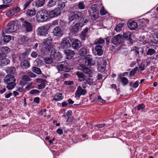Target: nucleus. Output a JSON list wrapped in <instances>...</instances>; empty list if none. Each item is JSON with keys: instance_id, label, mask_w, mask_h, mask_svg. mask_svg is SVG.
I'll return each instance as SVG.
<instances>
[{"instance_id": "f257e3e1", "label": "nucleus", "mask_w": 158, "mask_h": 158, "mask_svg": "<svg viewBox=\"0 0 158 158\" xmlns=\"http://www.w3.org/2000/svg\"><path fill=\"white\" fill-rule=\"evenodd\" d=\"M16 79L15 76L11 74H8L4 79V81L6 84V88L8 90L14 89L16 85Z\"/></svg>"}, {"instance_id": "f03ea898", "label": "nucleus", "mask_w": 158, "mask_h": 158, "mask_svg": "<svg viewBox=\"0 0 158 158\" xmlns=\"http://www.w3.org/2000/svg\"><path fill=\"white\" fill-rule=\"evenodd\" d=\"M20 20L22 22L21 29L23 32L26 33L32 31L33 28L31 24L32 23V19L29 20V22L22 18L20 19Z\"/></svg>"}, {"instance_id": "7ed1b4c3", "label": "nucleus", "mask_w": 158, "mask_h": 158, "mask_svg": "<svg viewBox=\"0 0 158 158\" xmlns=\"http://www.w3.org/2000/svg\"><path fill=\"white\" fill-rule=\"evenodd\" d=\"M83 13L81 11H76L70 13L68 18L69 23L75 20L76 21H81L84 17Z\"/></svg>"}, {"instance_id": "20e7f679", "label": "nucleus", "mask_w": 158, "mask_h": 158, "mask_svg": "<svg viewBox=\"0 0 158 158\" xmlns=\"http://www.w3.org/2000/svg\"><path fill=\"white\" fill-rule=\"evenodd\" d=\"M48 17V13L45 9L39 10L36 15L37 21L39 22H44L47 20Z\"/></svg>"}, {"instance_id": "39448f33", "label": "nucleus", "mask_w": 158, "mask_h": 158, "mask_svg": "<svg viewBox=\"0 0 158 158\" xmlns=\"http://www.w3.org/2000/svg\"><path fill=\"white\" fill-rule=\"evenodd\" d=\"M7 28L5 30L7 33H10L16 31L18 29V26L15 21H12L9 23L7 25Z\"/></svg>"}, {"instance_id": "423d86ee", "label": "nucleus", "mask_w": 158, "mask_h": 158, "mask_svg": "<svg viewBox=\"0 0 158 158\" xmlns=\"http://www.w3.org/2000/svg\"><path fill=\"white\" fill-rule=\"evenodd\" d=\"M57 69L59 73L61 71L69 72L71 71V69L69 68L68 64L65 61L58 63L57 65Z\"/></svg>"}, {"instance_id": "0eeeda50", "label": "nucleus", "mask_w": 158, "mask_h": 158, "mask_svg": "<svg viewBox=\"0 0 158 158\" xmlns=\"http://www.w3.org/2000/svg\"><path fill=\"white\" fill-rule=\"evenodd\" d=\"M71 40L69 38L64 37L63 38L61 42L60 47L63 49L69 48L71 46Z\"/></svg>"}, {"instance_id": "6e6552de", "label": "nucleus", "mask_w": 158, "mask_h": 158, "mask_svg": "<svg viewBox=\"0 0 158 158\" xmlns=\"http://www.w3.org/2000/svg\"><path fill=\"white\" fill-rule=\"evenodd\" d=\"M52 39L51 37H48L44 40L43 42L45 46L46 50L49 52H50L51 49H52Z\"/></svg>"}, {"instance_id": "1a4fd4ad", "label": "nucleus", "mask_w": 158, "mask_h": 158, "mask_svg": "<svg viewBox=\"0 0 158 158\" xmlns=\"http://www.w3.org/2000/svg\"><path fill=\"white\" fill-rule=\"evenodd\" d=\"M48 30L46 26L39 27L37 30V34L40 36H46L48 34Z\"/></svg>"}, {"instance_id": "9d476101", "label": "nucleus", "mask_w": 158, "mask_h": 158, "mask_svg": "<svg viewBox=\"0 0 158 158\" xmlns=\"http://www.w3.org/2000/svg\"><path fill=\"white\" fill-rule=\"evenodd\" d=\"M123 39L121 35L118 34L115 36H114L111 39V42L114 45H118L122 43Z\"/></svg>"}, {"instance_id": "9b49d317", "label": "nucleus", "mask_w": 158, "mask_h": 158, "mask_svg": "<svg viewBox=\"0 0 158 158\" xmlns=\"http://www.w3.org/2000/svg\"><path fill=\"white\" fill-rule=\"evenodd\" d=\"M103 47L99 46H96L94 49L92 48V51L95 55H98L99 56H102L103 52L102 50Z\"/></svg>"}, {"instance_id": "f8f14e48", "label": "nucleus", "mask_w": 158, "mask_h": 158, "mask_svg": "<svg viewBox=\"0 0 158 158\" xmlns=\"http://www.w3.org/2000/svg\"><path fill=\"white\" fill-rule=\"evenodd\" d=\"M85 63L88 66H93L95 64V62L93 60L91 56L89 55H87L85 56Z\"/></svg>"}, {"instance_id": "ddd939ff", "label": "nucleus", "mask_w": 158, "mask_h": 158, "mask_svg": "<svg viewBox=\"0 0 158 158\" xmlns=\"http://www.w3.org/2000/svg\"><path fill=\"white\" fill-rule=\"evenodd\" d=\"M61 13V11L60 10L59 8H56L49 12L48 13V16L50 18H52L60 15Z\"/></svg>"}, {"instance_id": "4468645a", "label": "nucleus", "mask_w": 158, "mask_h": 158, "mask_svg": "<svg viewBox=\"0 0 158 158\" xmlns=\"http://www.w3.org/2000/svg\"><path fill=\"white\" fill-rule=\"evenodd\" d=\"M87 91L85 89H83L81 86H79L75 92V96L80 98L81 95H84L86 94Z\"/></svg>"}, {"instance_id": "2eb2a0df", "label": "nucleus", "mask_w": 158, "mask_h": 158, "mask_svg": "<svg viewBox=\"0 0 158 158\" xmlns=\"http://www.w3.org/2000/svg\"><path fill=\"white\" fill-rule=\"evenodd\" d=\"M78 69L82 71L85 73L89 75V76L92 73V71L90 69L87 67L85 65L82 64L79 66Z\"/></svg>"}, {"instance_id": "dca6fc26", "label": "nucleus", "mask_w": 158, "mask_h": 158, "mask_svg": "<svg viewBox=\"0 0 158 158\" xmlns=\"http://www.w3.org/2000/svg\"><path fill=\"white\" fill-rule=\"evenodd\" d=\"M37 81L41 84L38 85L36 87L39 89H41L44 88L46 86V84L47 83V81L45 79H43L40 78L36 79Z\"/></svg>"}, {"instance_id": "f3484780", "label": "nucleus", "mask_w": 158, "mask_h": 158, "mask_svg": "<svg viewBox=\"0 0 158 158\" xmlns=\"http://www.w3.org/2000/svg\"><path fill=\"white\" fill-rule=\"evenodd\" d=\"M52 33L53 35L56 36H61L63 35L61 29L58 27H56L53 29Z\"/></svg>"}, {"instance_id": "a211bd4d", "label": "nucleus", "mask_w": 158, "mask_h": 158, "mask_svg": "<svg viewBox=\"0 0 158 158\" xmlns=\"http://www.w3.org/2000/svg\"><path fill=\"white\" fill-rule=\"evenodd\" d=\"M31 50V49L30 48L27 49L24 52L20 54L19 56V60L20 61L24 60V59L28 56Z\"/></svg>"}, {"instance_id": "6ab92c4d", "label": "nucleus", "mask_w": 158, "mask_h": 158, "mask_svg": "<svg viewBox=\"0 0 158 158\" xmlns=\"http://www.w3.org/2000/svg\"><path fill=\"white\" fill-rule=\"evenodd\" d=\"M72 46L74 49H78L81 46V42L78 39L74 40L72 43Z\"/></svg>"}, {"instance_id": "aec40b11", "label": "nucleus", "mask_w": 158, "mask_h": 158, "mask_svg": "<svg viewBox=\"0 0 158 158\" xmlns=\"http://www.w3.org/2000/svg\"><path fill=\"white\" fill-rule=\"evenodd\" d=\"M101 62V64H98V70L99 72H103L106 69V62L104 60H102Z\"/></svg>"}, {"instance_id": "412c9836", "label": "nucleus", "mask_w": 158, "mask_h": 158, "mask_svg": "<svg viewBox=\"0 0 158 158\" xmlns=\"http://www.w3.org/2000/svg\"><path fill=\"white\" fill-rule=\"evenodd\" d=\"M64 53L66 55V59H71L74 56L75 52L74 51L68 49L64 51Z\"/></svg>"}, {"instance_id": "4be33fe9", "label": "nucleus", "mask_w": 158, "mask_h": 158, "mask_svg": "<svg viewBox=\"0 0 158 158\" xmlns=\"http://www.w3.org/2000/svg\"><path fill=\"white\" fill-rule=\"evenodd\" d=\"M64 96L62 93H57L53 96L52 101H54L56 102H57L60 101L63 99Z\"/></svg>"}, {"instance_id": "5701e85b", "label": "nucleus", "mask_w": 158, "mask_h": 158, "mask_svg": "<svg viewBox=\"0 0 158 158\" xmlns=\"http://www.w3.org/2000/svg\"><path fill=\"white\" fill-rule=\"evenodd\" d=\"M45 0H38L34 1L32 3L33 6H35L37 8L43 6L45 3Z\"/></svg>"}, {"instance_id": "b1692460", "label": "nucleus", "mask_w": 158, "mask_h": 158, "mask_svg": "<svg viewBox=\"0 0 158 158\" xmlns=\"http://www.w3.org/2000/svg\"><path fill=\"white\" fill-rule=\"evenodd\" d=\"M105 40L102 37L96 39L94 41L93 45H95L96 46H103L104 44Z\"/></svg>"}, {"instance_id": "393cba45", "label": "nucleus", "mask_w": 158, "mask_h": 158, "mask_svg": "<svg viewBox=\"0 0 158 158\" xmlns=\"http://www.w3.org/2000/svg\"><path fill=\"white\" fill-rule=\"evenodd\" d=\"M128 27L131 30H135L138 27V23L134 21H129L127 23Z\"/></svg>"}, {"instance_id": "a878e982", "label": "nucleus", "mask_w": 158, "mask_h": 158, "mask_svg": "<svg viewBox=\"0 0 158 158\" xmlns=\"http://www.w3.org/2000/svg\"><path fill=\"white\" fill-rule=\"evenodd\" d=\"M79 28L78 24L76 23L75 25L70 27V31L73 34H75L79 31Z\"/></svg>"}, {"instance_id": "bb28decb", "label": "nucleus", "mask_w": 158, "mask_h": 158, "mask_svg": "<svg viewBox=\"0 0 158 158\" xmlns=\"http://www.w3.org/2000/svg\"><path fill=\"white\" fill-rule=\"evenodd\" d=\"M89 29V28L86 27L80 33V37L82 40L84 41L85 40Z\"/></svg>"}, {"instance_id": "cd10ccee", "label": "nucleus", "mask_w": 158, "mask_h": 158, "mask_svg": "<svg viewBox=\"0 0 158 158\" xmlns=\"http://www.w3.org/2000/svg\"><path fill=\"white\" fill-rule=\"evenodd\" d=\"M131 33L128 31L124 33L123 35V37L125 40H128L130 43H132V40L131 37Z\"/></svg>"}, {"instance_id": "c85d7f7f", "label": "nucleus", "mask_w": 158, "mask_h": 158, "mask_svg": "<svg viewBox=\"0 0 158 158\" xmlns=\"http://www.w3.org/2000/svg\"><path fill=\"white\" fill-rule=\"evenodd\" d=\"M98 5V4H92L90 9L88 10L89 13H95L96 11H99Z\"/></svg>"}, {"instance_id": "c756f323", "label": "nucleus", "mask_w": 158, "mask_h": 158, "mask_svg": "<svg viewBox=\"0 0 158 158\" xmlns=\"http://www.w3.org/2000/svg\"><path fill=\"white\" fill-rule=\"evenodd\" d=\"M20 67L23 69H26L30 66V63L28 60H24L20 64Z\"/></svg>"}, {"instance_id": "7c9ffc66", "label": "nucleus", "mask_w": 158, "mask_h": 158, "mask_svg": "<svg viewBox=\"0 0 158 158\" xmlns=\"http://www.w3.org/2000/svg\"><path fill=\"white\" fill-rule=\"evenodd\" d=\"M50 57L52 60H57L58 59V53L54 50L51 49L50 51Z\"/></svg>"}, {"instance_id": "2f4dec72", "label": "nucleus", "mask_w": 158, "mask_h": 158, "mask_svg": "<svg viewBox=\"0 0 158 158\" xmlns=\"http://www.w3.org/2000/svg\"><path fill=\"white\" fill-rule=\"evenodd\" d=\"M6 71L8 74H11L14 75L16 73L15 68L13 67L7 68Z\"/></svg>"}, {"instance_id": "473e14b6", "label": "nucleus", "mask_w": 158, "mask_h": 158, "mask_svg": "<svg viewBox=\"0 0 158 158\" xmlns=\"http://www.w3.org/2000/svg\"><path fill=\"white\" fill-rule=\"evenodd\" d=\"M36 11L35 9H28L26 13L27 16L28 17H31L35 15Z\"/></svg>"}, {"instance_id": "72a5a7b5", "label": "nucleus", "mask_w": 158, "mask_h": 158, "mask_svg": "<svg viewBox=\"0 0 158 158\" xmlns=\"http://www.w3.org/2000/svg\"><path fill=\"white\" fill-rule=\"evenodd\" d=\"M76 75L78 76L79 78V80L81 81H84L85 78V76L81 71H77L76 72Z\"/></svg>"}, {"instance_id": "f704fd0d", "label": "nucleus", "mask_w": 158, "mask_h": 158, "mask_svg": "<svg viewBox=\"0 0 158 158\" xmlns=\"http://www.w3.org/2000/svg\"><path fill=\"white\" fill-rule=\"evenodd\" d=\"M91 19L93 20H96L98 17L99 11H96L95 13H89Z\"/></svg>"}, {"instance_id": "c9c22d12", "label": "nucleus", "mask_w": 158, "mask_h": 158, "mask_svg": "<svg viewBox=\"0 0 158 158\" xmlns=\"http://www.w3.org/2000/svg\"><path fill=\"white\" fill-rule=\"evenodd\" d=\"M88 52V51L85 47L82 48L79 51V53L81 56H83L86 55Z\"/></svg>"}, {"instance_id": "e433bc0d", "label": "nucleus", "mask_w": 158, "mask_h": 158, "mask_svg": "<svg viewBox=\"0 0 158 158\" xmlns=\"http://www.w3.org/2000/svg\"><path fill=\"white\" fill-rule=\"evenodd\" d=\"M94 79L91 78H89L85 79L84 81H85V83L87 84L90 85H95V84H94Z\"/></svg>"}, {"instance_id": "4c0bfd02", "label": "nucleus", "mask_w": 158, "mask_h": 158, "mask_svg": "<svg viewBox=\"0 0 158 158\" xmlns=\"http://www.w3.org/2000/svg\"><path fill=\"white\" fill-rule=\"evenodd\" d=\"M117 80L118 81L121 80L123 85H126L128 83V79L125 77H123L122 78L120 76H119L118 77Z\"/></svg>"}, {"instance_id": "58836bf2", "label": "nucleus", "mask_w": 158, "mask_h": 158, "mask_svg": "<svg viewBox=\"0 0 158 158\" xmlns=\"http://www.w3.org/2000/svg\"><path fill=\"white\" fill-rule=\"evenodd\" d=\"M10 60L6 58L1 60L0 64L2 66H5L10 63Z\"/></svg>"}, {"instance_id": "ea45409f", "label": "nucleus", "mask_w": 158, "mask_h": 158, "mask_svg": "<svg viewBox=\"0 0 158 158\" xmlns=\"http://www.w3.org/2000/svg\"><path fill=\"white\" fill-rule=\"evenodd\" d=\"M98 6L101 7V9L100 10L101 15H104L106 14L107 12L105 10L102 4L101 3L99 4Z\"/></svg>"}, {"instance_id": "a19ab883", "label": "nucleus", "mask_w": 158, "mask_h": 158, "mask_svg": "<svg viewBox=\"0 0 158 158\" xmlns=\"http://www.w3.org/2000/svg\"><path fill=\"white\" fill-rule=\"evenodd\" d=\"M0 51L6 55L10 52V48L7 47H3L0 48Z\"/></svg>"}, {"instance_id": "79ce46f5", "label": "nucleus", "mask_w": 158, "mask_h": 158, "mask_svg": "<svg viewBox=\"0 0 158 158\" xmlns=\"http://www.w3.org/2000/svg\"><path fill=\"white\" fill-rule=\"evenodd\" d=\"M34 63L35 66L39 67L42 66L43 64L42 61L38 58H37L36 60L34 61Z\"/></svg>"}, {"instance_id": "37998d69", "label": "nucleus", "mask_w": 158, "mask_h": 158, "mask_svg": "<svg viewBox=\"0 0 158 158\" xmlns=\"http://www.w3.org/2000/svg\"><path fill=\"white\" fill-rule=\"evenodd\" d=\"M77 6L78 9L80 10H84L85 9V5L83 1L79 2Z\"/></svg>"}, {"instance_id": "c03bdc74", "label": "nucleus", "mask_w": 158, "mask_h": 158, "mask_svg": "<svg viewBox=\"0 0 158 158\" xmlns=\"http://www.w3.org/2000/svg\"><path fill=\"white\" fill-rule=\"evenodd\" d=\"M124 25V23H120L116 26L114 30L117 32H119L121 30L122 27H123Z\"/></svg>"}, {"instance_id": "a18cd8bd", "label": "nucleus", "mask_w": 158, "mask_h": 158, "mask_svg": "<svg viewBox=\"0 0 158 158\" xmlns=\"http://www.w3.org/2000/svg\"><path fill=\"white\" fill-rule=\"evenodd\" d=\"M56 2L57 0H49L48 6L49 7H52L56 5Z\"/></svg>"}, {"instance_id": "49530a36", "label": "nucleus", "mask_w": 158, "mask_h": 158, "mask_svg": "<svg viewBox=\"0 0 158 158\" xmlns=\"http://www.w3.org/2000/svg\"><path fill=\"white\" fill-rule=\"evenodd\" d=\"M32 71L38 74H40L41 73L40 69L35 67H33L32 68Z\"/></svg>"}, {"instance_id": "de8ad7c7", "label": "nucleus", "mask_w": 158, "mask_h": 158, "mask_svg": "<svg viewBox=\"0 0 158 158\" xmlns=\"http://www.w3.org/2000/svg\"><path fill=\"white\" fill-rule=\"evenodd\" d=\"M156 53L155 50L152 48H149L148 49L147 52L146 53L147 55L151 56Z\"/></svg>"}, {"instance_id": "09e8293b", "label": "nucleus", "mask_w": 158, "mask_h": 158, "mask_svg": "<svg viewBox=\"0 0 158 158\" xmlns=\"http://www.w3.org/2000/svg\"><path fill=\"white\" fill-rule=\"evenodd\" d=\"M44 60L46 64H51L53 62V60L51 57H45Z\"/></svg>"}, {"instance_id": "8fccbe9b", "label": "nucleus", "mask_w": 158, "mask_h": 158, "mask_svg": "<svg viewBox=\"0 0 158 158\" xmlns=\"http://www.w3.org/2000/svg\"><path fill=\"white\" fill-rule=\"evenodd\" d=\"M11 39V38L10 36L9 35H4L3 36V42L5 43H8Z\"/></svg>"}, {"instance_id": "3c124183", "label": "nucleus", "mask_w": 158, "mask_h": 158, "mask_svg": "<svg viewBox=\"0 0 158 158\" xmlns=\"http://www.w3.org/2000/svg\"><path fill=\"white\" fill-rule=\"evenodd\" d=\"M145 23L143 22H139V25L138 24V27L139 29H143L144 27H145Z\"/></svg>"}, {"instance_id": "603ef678", "label": "nucleus", "mask_w": 158, "mask_h": 158, "mask_svg": "<svg viewBox=\"0 0 158 158\" xmlns=\"http://www.w3.org/2000/svg\"><path fill=\"white\" fill-rule=\"evenodd\" d=\"M138 69V67H135L129 73V75L130 77H132L134 76L137 72V71Z\"/></svg>"}, {"instance_id": "864d4df0", "label": "nucleus", "mask_w": 158, "mask_h": 158, "mask_svg": "<svg viewBox=\"0 0 158 158\" xmlns=\"http://www.w3.org/2000/svg\"><path fill=\"white\" fill-rule=\"evenodd\" d=\"M34 0H28L27 1L25 4L23 5V9L25 10L26 8L27 7L31 2H32Z\"/></svg>"}, {"instance_id": "5fc2aeb1", "label": "nucleus", "mask_w": 158, "mask_h": 158, "mask_svg": "<svg viewBox=\"0 0 158 158\" xmlns=\"http://www.w3.org/2000/svg\"><path fill=\"white\" fill-rule=\"evenodd\" d=\"M140 48H139L136 47H135L133 51H134V53L135 55L137 56L139 54V50H140Z\"/></svg>"}, {"instance_id": "6e6d98bb", "label": "nucleus", "mask_w": 158, "mask_h": 158, "mask_svg": "<svg viewBox=\"0 0 158 158\" xmlns=\"http://www.w3.org/2000/svg\"><path fill=\"white\" fill-rule=\"evenodd\" d=\"M13 10V13H14V14L16 13L19 12L20 11V7H15L13 9H12Z\"/></svg>"}, {"instance_id": "4d7b16f0", "label": "nucleus", "mask_w": 158, "mask_h": 158, "mask_svg": "<svg viewBox=\"0 0 158 158\" xmlns=\"http://www.w3.org/2000/svg\"><path fill=\"white\" fill-rule=\"evenodd\" d=\"M95 101H96L97 102H100L101 103H104L106 102L105 100H103L101 98L100 96H98V99L95 100Z\"/></svg>"}, {"instance_id": "13d9d810", "label": "nucleus", "mask_w": 158, "mask_h": 158, "mask_svg": "<svg viewBox=\"0 0 158 158\" xmlns=\"http://www.w3.org/2000/svg\"><path fill=\"white\" fill-rule=\"evenodd\" d=\"M22 79L25 81H30V77L27 75H24L23 76Z\"/></svg>"}, {"instance_id": "bf43d9fd", "label": "nucleus", "mask_w": 158, "mask_h": 158, "mask_svg": "<svg viewBox=\"0 0 158 158\" xmlns=\"http://www.w3.org/2000/svg\"><path fill=\"white\" fill-rule=\"evenodd\" d=\"M14 15L12 9L8 11L6 13V15L8 17Z\"/></svg>"}, {"instance_id": "052dcab7", "label": "nucleus", "mask_w": 158, "mask_h": 158, "mask_svg": "<svg viewBox=\"0 0 158 158\" xmlns=\"http://www.w3.org/2000/svg\"><path fill=\"white\" fill-rule=\"evenodd\" d=\"M40 92L37 89H32L30 92V94H39Z\"/></svg>"}, {"instance_id": "680f3d73", "label": "nucleus", "mask_w": 158, "mask_h": 158, "mask_svg": "<svg viewBox=\"0 0 158 158\" xmlns=\"http://www.w3.org/2000/svg\"><path fill=\"white\" fill-rule=\"evenodd\" d=\"M65 4L64 2H63L58 5V7L57 8H59L60 10L63 9L65 6Z\"/></svg>"}, {"instance_id": "e2e57ef3", "label": "nucleus", "mask_w": 158, "mask_h": 158, "mask_svg": "<svg viewBox=\"0 0 158 158\" xmlns=\"http://www.w3.org/2000/svg\"><path fill=\"white\" fill-rule=\"evenodd\" d=\"M139 67L140 69V70H143L145 68L144 64L143 63H141L139 65Z\"/></svg>"}, {"instance_id": "0e129e2a", "label": "nucleus", "mask_w": 158, "mask_h": 158, "mask_svg": "<svg viewBox=\"0 0 158 158\" xmlns=\"http://www.w3.org/2000/svg\"><path fill=\"white\" fill-rule=\"evenodd\" d=\"M70 75L69 74L67 73H64V74H61V77L62 79H65L68 78L69 77Z\"/></svg>"}, {"instance_id": "69168bd1", "label": "nucleus", "mask_w": 158, "mask_h": 158, "mask_svg": "<svg viewBox=\"0 0 158 158\" xmlns=\"http://www.w3.org/2000/svg\"><path fill=\"white\" fill-rule=\"evenodd\" d=\"M145 107V106L143 104H141L139 105L138 106L137 110H142Z\"/></svg>"}, {"instance_id": "338daca9", "label": "nucleus", "mask_w": 158, "mask_h": 158, "mask_svg": "<svg viewBox=\"0 0 158 158\" xmlns=\"http://www.w3.org/2000/svg\"><path fill=\"white\" fill-rule=\"evenodd\" d=\"M27 75L29 77H36V75L34 73H32L31 72H30L29 73H27Z\"/></svg>"}, {"instance_id": "774afa93", "label": "nucleus", "mask_w": 158, "mask_h": 158, "mask_svg": "<svg viewBox=\"0 0 158 158\" xmlns=\"http://www.w3.org/2000/svg\"><path fill=\"white\" fill-rule=\"evenodd\" d=\"M6 55L2 52H0V59L1 60L6 58Z\"/></svg>"}]
</instances>
